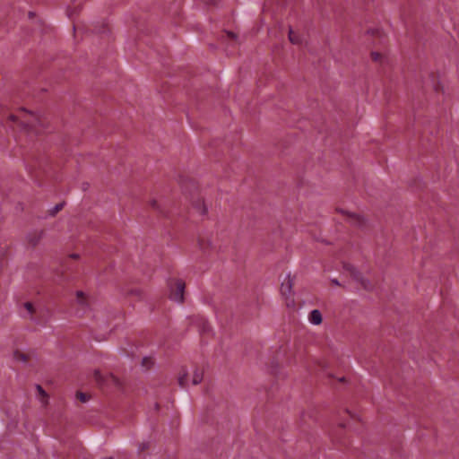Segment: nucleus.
<instances>
[{
    "instance_id": "5701e85b",
    "label": "nucleus",
    "mask_w": 459,
    "mask_h": 459,
    "mask_svg": "<svg viewBox=\"0 0 459 459\" xmlns=\"http://www.w3.org/2000/svg\"><path fill=\"white\" fill-rule=\"evenodd\" d=\"M71 257L74 258V259H77L79 257V255L78 254H73V255H71Z\"/></svg>"
},
{
    "instance_id": "2eb2a0df",
    "label": "nucleus",
    "mask_w": 459,
    "mask_h": 459,
    "mask_svg": "<svg viewBox=\"0 0 459 459\" xmlns=\"http://www.w3.org/2000/svg\"><path fill=\"white\" fill-rule=\"evenodd\" d=\"M371 57L374 61H380L382 58V56H381V54H379L377 52H372Z\"/></svg>"
},
{
    "instance_id": "4be33fe9",
    "label": "nucleus",
    "mask_w": 459,
    "mask_h": 459,
    "mask_svg": "<svg viewBox=\"0 0 459 459\" xmlns=\"http://www.w3.org/2000/svg\"><path fill=\"white\" fill-rule=\"evenodd\" d=\"M148 447V444L146 443H143V446L140 447L142 450L145 449Z\"/></svg>"
},
{
    "instance_id": "423d86ee",
    "label": "nucleus",
    "mask_w": 459,
    "mask_h": 459,
    "mask_svg": "<svg viewBox=\"0 0 459 459\" xmlns=\"http://www.w3.org/2000/svg\"><path fill=\"white\" fill-rule=\"evenodd\" d=\"M308 320L312 325H319L323 321L321 312L318 309L312 310L308 316Z\"/></svg>"
},
{
    "instance_id": "0eeeda50",
    "label": "nucleus",
    "mask_w": 459,
    "mask_h": 459,
    "mask_svg": "<svg viewBox=\"0 0 459 459\" xmlns=\"http://www.w3.org/2000/svg\"><path fill=\"white\" fill-rule=\"evenodd\" d=\"M203 380V372L199 369H195L191 377V383L193 385H198Z\"/></svg>"
},
{
    "instance_id": "ddd939ff",
    "label": "nucleus",
    "mask_w": 459,
    "mask_h": 459,
    "mask_svg": "<svg viewBox=\"0 0 459 459\" xmlns=\"http://www.w3.org/2000/svg\"><path fill=\"white\" fill-rule=\"evenodd\" d=\"M63 207H64L63 204H58L55 205L54 208L50 211V214L55 215L59 211H61L63 209Z\"/></svg>"
},
{
    "instance_id": "9d476101",
    "label": "nucleus",
    "mask_w": 459,
    "mask_h": 459,
    "mask_svg": "<svg viewBox=\"0 0 459 459\" xmlns=\"http://www.w3.org/2000/svg\"><path fill=\"white\" fill-rule=\"evenodd\" d=\"M350 221L356 225H362L363 224V219L359 215L356 214H349Z\"/></svg>"
},
{
    "instance_id": "7ed1b4c3",
    "label": "nucleus",
    "mask_w": 459,
    "mask_h": 459,
    "mask_svg": "<svg viewBox=\"0 0 459 459\" xmlns=\"http://www.w3.org/2000/svg\"><path fill=\"white\" fill-rule=\"evenodd\" d=\"M292 286L293 282L291 278L287 276L281 286V294L287 298L290 297L292 295Z\"/></svg>"
},
{
    "instance_id": "f03ea898",
    "label": "nucleus",
    "mask_w": 459,
    "mask_h": 459,
    "mask_svg": "<svg viewBox=\"0 0 459 459\" xmlns=\"http://www.w3.org/2000/svg\"><path fill=\"white\" fill-rule=\"evenodd\" d=\"M185 282L182 280H177L170 287L169 298L171 300L181 303L184 300Z\"/></svg>"
},
{
    "instance_id": "6ab92c4d",
    "label": "nucleus",
    "mask_w": 459,
    "mask_h": 459,
    "mask_svg": "<svg viewBox=\"0 0 459 459\" xmlns=\"http://www.w3.org/2000/svg\"><path fill=\"white\" fill-rule=\"evenodd\" d=\"M331 281H332V283H333V284H334V285H336V286H340V282L338 281V280H336V279H332V280H331Z\"/></svg>"
},
{
    "instance_id": "4468645a",
    "label": "nucleus",
    "mask_w": 459,
    "mask_h": 459,
    "mask_svg": "<svg viewBox=\"0 0 459 459\" xmlns=\"http://www.w3.org/2000/svg\"><path fill=\"white\" fill-rule=\"evenodd\" d=\"M24 307L30 314H32L34 312L33 305L30 302H26L24 304Z\"/></svg>"
},
{
    "instance_id": "dca6fc26",
    "label": "nucleus",
    "mask_w": 459,
    "mask_h": 459,
    "mask_svg": "<svg viewBox=\"0 0 459 459\" xmlns=\"http://www.w3.org/2000/svg\"><path fill=\"white\" fill-rule=\"evenodd\" d=\"M77 397L83 403H85L86 401H88V397L85 394L83 393H78L77 394Z\"/></svg>"
},
{
    "instance_id": "f257e3e1",
    "label": "nucleus",
    "mask_w": 459,
    "mask_h": 459,
    "mask_svg": "<svg viewBox=\"0 0 459 459\" xmlns=\"http://www.w3.org/2000/svg\"><path fill=\"white\" fill-rule=\"evenodd\" d=\"M8 119L13 123H20L22 126H27L36 120V116L33 113L22 108L19 110L18 114L10 115Z\"/></svg>"
},
{
    "instance_id": "a211bd4d",
    "label": "nucleus",
    "mask_w": 459,
    "mask_h": 459,
    "mask_svg": "<svg viewBox=\"0 0 459 459\" xmlns=\"http://www.w3.org/2000/svg\"><path fill=\"white\" fill-rule=\"evenodd\" d=\"M82 297H83V293L82 291H78L77 292V299H79L80 302H82L81 301V298H82Z\"/></svg>"
},
{
    "instance_id": "39448f33",
    "label": "nucleus",
    "mask_w": 459,
    "mask_h": 459,
    "mask_svg": "<svg viewBox=\"0 0 459 459\" xmlns=\"http://www.w3.org/2000/svg\"><path fill=\"white\" fill-rule=\"evenodd\" d=\"M42 237H43V231L36 230L34 232L29 233L26 237V239H27L28 243L30 244L31 246H36L39 244V242L40 241Z\"/></svg>"
},
{
    "instance_id": "1a4fd4ad",
    "label": "nucleus",
    "mask_w": 459,
    "mask_h": 459,
    "mask_svg": "<svg viewBox=\"0 0 459 459\" xmlns=\"http://www.w3.org/2000/svg\"><path fill=\"white\" fill-rule=\"evenodd\" d=\"M36 388H37V391H38V394H39V399L40 400V402L43 404H46L47 403L48 395H47L45 390L40 385H39L36 386Z\"/></svg>"
},
{
    "instance_id": "412c9836",
    "label": "nucleus",
    "mask_w": 459,
    "mask_h": 459,
    "mask_svg": "<svg viewBox=\"0 0 459 459\" xmlns=\"http://www.w3.org/2000/svg\"><path fill=\"white\" fill-rule=\"evenodd\" d=\"M151 205H152V207L156 208V206H157V202H156L155 200L152 201V202H151Z\"/></svg>"
},
{
    "instance_id": "b1692460",
    "label": "nucleus",
    "mask_w": 459,
    "mask_h": 459,
    "mask_svg": "<svg viewBox=\"0 0 459 459\" xmlns=\"http://www.w3.org/2000/svg\"><path fill=\"white\" fill-rule=\"evenodd\" d=\"M199 245L202 249L205 250V247L203 246L202 242H200Z\"/></svg>"
},
{
    "instance_id": "20e7f679",
    "label": "nucleus",
    "mask_w": 459,
    "mask_h": 459,
    "mask_svg": "<svg viewBox=\"0 0 459 459\" xmlns=\"http://www.w3.org/2000/svg\"><path fill=\"white\" fill-rule=\"evenodd\" d=\"M178 382L181 387H186L189 385V382H191V377H190L188 372L185 368H182L179 371L178 377Z\"/></svg>"
},
{
    "instance_id": "f3484780",
    "label": "nucleus",
    "mask_w": 459,
    "mask_h": 459,
    "mask_svg": "<svg viewBox=\"0 0 459 459\" xmlns=\"http://www.w3.org/2000/svg\"><path fill=\"white\" fill-rule=\"evenodd\" d=\"M152 362L151 359L144 358V359H143V366H146L147 368H149V365H150V364H152Z\"/></svg>"
},
{
    "instance_id": "9b49d317",
    "label": "nucleus",
    "mask_w": 459,
    "mask_h": 459,
    "mask_svg": "<svg viewBox=\"0 0 459 459\" xmlns=\"http://www.w3.org/2000/svg\"><path fill=\"white\" fill-rule=\"evenodd\" d=\"M13 359H16L17 361H21V362H26L27 361V356L26 354L19 351H15L13 352Z\"/></svg>"
},
{
    "instance_id": "393cba45",
    "label": "nucleus",
    "mask_w": 459,
    "mask_h": 459,
    "mask_svg": "<svg viewBox=\"0 0 459 459\" xmlns=\"http://www.w3.org/2000/svg\"><path fill=\"white\" fill-rule=\"evenodd\" d=\"M293 305V300H291L290 303L288 302L287 303V306H292Z\"/></svg>"
},
{
    "instance_id": "aec40b11",
    "label": "nucleus",
    "mask_w": 459,
    "mask_h": 459,
    "mask_svg": "<svg viewBox=\"0 0 459 459\" xmlns=\"http://www.w3.org/2000/svg\"><path fill=\"white\" fill-rule=\"evenodd\" d=\"M229 37H230L231 39H236V35L233 33V32H229L228 33Z\"/></svg>"
},
{
    "instance_id": "f8f14e48",
    "label": "nucleus",
    "mask_w": 459,
    "mask_h": 459,
    "mask_svg": "<svg viewBox=\"0 0 459 459\" xmlns=\"http://www.w3.org/2000/svg\"><path fill=\"white\" fill-rule=\"evenodd\" d=\"M196 209L200 214H205L207 212V207L201 201L199 202V204L196 206Z\"/></svg>"
},
{
    "instance_id": "6e6552de",
    "label": "nucleus",
    "mask_w": 459,
    "mask_h": 459,
    "mask_svg": "<svg viewBox=\"0 0 459 459\" xmlns=\"http://www.w3.org/2000/svg\"><path fill=\"white\" fill-rule=\"evenodd\" d=\"M289 39L292 44H300L301 39L300 37L296 34L291 29L289 30Z\"/></svg>"
}]
</instances>
